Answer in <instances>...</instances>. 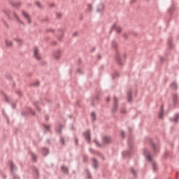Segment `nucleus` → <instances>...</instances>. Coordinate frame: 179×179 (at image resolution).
<instances>
[{"instance_id":"nucleus-1","label":"nucleus","mask_w":179,"mask_h":179,"mask_svg":"<svg viewBox=\"0 0 179 179\" xmlns=\"http://www.w3.org/2000/svg\"><path fill=\"white\" fill-rule=\"evenodd\" d=\"M3 13L8 17L9 20H13V18H15L17 23L20 26H24V23L19 18L18 15L15 13H12L9 9L3 10Z\"/></svg>"},{"instance_id":"nucleus-2","label":"nucleus","mask_w":179,"mask_h":179,"mask_svg":"<svg viewBox=\"0 0 179 179\" xmlns=\"http://www.w3.org/2000/svg\"><path fill=\"white\" fill-rule=\"evenodd\" d=\"M22 15L27 20V22L29 24H30L31 23V18H30L29 15L25 11H22Z\"/></svg>"},{"instance_id":"nucleus-3","label":"nucleus","mask_w":179,"mask_h":179,"mask_svg":"<svg viewBox=\"0 0 179 179\" xmlns=\"http://www.w3.org/2000/svg\"><path fill=\"white\" fill-rule=\"evenodd\" d=\"M34 57L38 60L41 59V55L39 54V50H38L37 48H35V49H34Z\"/></svg>"},{"instance_id":"nucleus-4","label":"nucleus","mask_w":179,"mask_h":179,"mask_svg":"<svg viewBox=\"0 0 179 179\" xmlns=\"http://www.w3.org/2000/svg\"><path fill=\"white\" fill-rule=\"evenodd\" d=\"M10 5L15 8H19L21 6L20 2H10Z\"/></svg>"},{"instance_id":"nucleus-5","label":"nucleus","mask_w":179,"mask_h":179,"mask_svg":"<svg viewBox=\"0 0 179 179\" xmlns=\"http://www.w3.org/2000/svg\"><path fill=\"white\" fill-rule=\"evenodd\" d=\"M5 43H6V45L7 47L10 48V47L13 46V42H12L11 41H9V40H8V39H6V40H5Z\"/></svg>"},{"instance_id":"nucleus-6","label":"nucleus","mask_w":179,"mask_h":179,"mask_svg":"<svg viewBox=\"0 0 179 179\" xmlns=\"http://www.w3.org/2000/svg\"><path fill=\"white\" fill-rule=\"evenodd\" d=\"M113 29H115L117 33H120L122 31V29L117 24L113 26Z\"/></svg>"},{"instance_id":"nucleus-7","label":"nucleus","mask_w":179,"mask_h":179,"mask_svg":"<svg viewBox=\"0 0 179 179\" xmlns=\"http://www.w3.org/2000/svg\"><path fill=\"white\" fill-rule=\"evenodd\" d=\"M85 138H86L87 141H90V131H87L85 132Z\"/></svg>"},{"instance_id":"nucleus-8","label":"nucleus","mask_w":179,"mask_h":179,"mask_svg":"<svg viewBox=\"0 0 179 179\" xmlns=\"http://www.w3.org/2000/svg\"><path fill=\"white\" fill-rule=\"evenodd\" d=\"M145 155L149 161H152L151 155L148 151L145 152Z\"/></svg>"},{"instance_id":"nucleus-9","label":"nucleus","mask_w":179,"mask_h":179,"mask_svg":"<svg viewBox=\"0 0 179 179\" xmlns=\"http://www.w3.org/2000/svg\"><path fill=\"white\" fill-rule=\"evenodd\" d=\"M15 41L19 44L21 45L23 43V41L21 38H15Z\"/></svg>"},{"instance_id":"nucleus-10","label":"nucleus","mask_w":179,"mask_h":179,"mask_svg":"<svg viewBox=\"0 0 179 179\" xmlns=\"http://www.w3.org/2000/svg\"><path fill=\"white\" fill-rule=\"evenodd\" d=\"M103 141L106 143H108L110 142V138L109 137H105L103 138Z\"/></svg>"},{"instance_id":"nucleus-11","label":"nucleus","mask_w":179,"mask_h":179,"mask_svg":"<svg viewBox=\"0 0 179 179\" xmlns=\"http://www.w3.org/2000/svg\"><path fill=\"white\" fill-rule=\"evenodd\" d=\"M164 116V111H163V108H162V111L159 115V118H162Z\"/></svg>"},{"instance_id":"nucleus-12","label":"nucleus","mask_w":179,"mask_h":179,"mask_svg":"<svg viewBox=\"0 0 179 179\" xmlns=\"http://www.w3.org/2000/svg\"><path fill=\"white\" fill-rule=\"evenodd\" d=\"M61 53L60 52H57V53L55 55V57L57 59H59L60 57Z\"/></svg>"},{"instance_id":"nucleus-13","label":"nucleus","mask_w":179,"mask_h":179,"mask_svg":"<svg viewBox=\"0 0 179 179\" xmlns=\"http://www.w3.org/2000/svg\"><path fill=\"white\" fill-rule=\"evenodd\" d=\"M62 171H63L64 173H67V172H68V169H67L66 167L63 166V167H62Z\"/></svg>"},{"instance_id":"nucleus-14","label":"nucleus","mask_w":179,"mask_h":179,"mask_svg":"<svg viewBox=\"0 0 179 179\" xmlns=\"http://www.w3.org/2000/svg\"><path fill=\"white\" fill-rule=\"evenodd\" d=\"M178 119H179V115H177L174 119V122H177L178 121Z\"/></svg>"},{"instance_id":"nucleus-15","label":"nucleus","mask_w":179,"mask_h":179,"mask_svg":"<svg viewBox=\"0 0 179 179\" xmlns=\"http://www.w3.org/2000/svg\"><path fill=\"white\" fill-rule=\"evenodd\" d=\"M92 9V5H88V6H87V10H88V11H91Z\"/></svg>"},{"instance_id":"nucleus-16","label":"nucleus","mask_w":179,"mask_h":179,"mask_svg":"<svg viewBox=\"0 0 179 179\" xmlns=\"http://www.w3.org/2000/svg\"><path fill=\"white\" fill-rule=\"evenodd\" d=\"M92 118L93 120H94L95 118H96V115L94 113H92Z\"/></svg>"},{"instance_id":"nucleus-17","label":"nucleus","mask_w":179,"mask_h":179,"mask_svg":"<svg viewBox=\"0 0 179 179\" xmlns=\"http://www.w3.org/2000/svg\"><path fill=\"white\" fill-rule=\"evenodd\" d=\"M93 162H94V167H96V166H97V162L96 161V159H93Z\"/></svg>"},{"instance_id":"nucleus-18","label":"nucleus","mask_w":179,"mask_h":179,"mask_svg":"<svg viewBox=\"0 0 179 179\" xmlns=\"http://www.w3.org/2000/svg\"><path fill=\"white\" fill-rule=\"evenodd\" d=\"M14 168H15V166H14L13 164L11 163V164H10V169H11V171H12L14 170Z\"/></svg>"},{"instance_id":"nucleus-19","label":"nucleus","mask_w":179,"mask_h":179,"mask_svg":"<svg viewBox=\"0 0 179 179\" xmlns=\"http://www.w3.org/2000/svg\"><path fill=\"white\" fill-rule=\"evenodd\" d=\"M36 5L38 8H41V4L39 2H36Z\"/></svg>"},{"instance_id":"nucleus-20","label":"nucleus","mask_w":179,"mask_h":179,"mask_svg":"<svg viewBox=\"0 0 179 179\" xmlns=\"http://www.w3.org/2000/svg\"><path fill=\"white\" fill-rule=\"evenodd\" d=\"M62 16V15L61 13H57V17L58 18H60Z\"/></svg>"},{"instance_id":"nucleus-21","label":"nucleus","mask_w":179,"mask_h":179,"mask_svg":"<svg viewBox=\"0 0 179 179\" xmlns=\"http://www.w3.org/2000/svg\"><path fill=\"white\" fill-rule=\"evenodd\" d=\"M128 96H129V101L130 102L131 101V94H128Z\"/></svg>"},{"instance_id":"nucleus-22","label":"nucleus","mask_w":179,"mask_h":179,"mask_svg":"<svg viewBox=\"0 0 179 179\" xmlns=\"http://www.w3.org/2000/svg\"><path fill=\"white\" fill-rule=\"evenodd\" d=\"M44 152H45V155L49 152L48 150V149H44Z\"/></svg>"},{"instance_id":"nucleus-23","label":"nucleus","mask_w":179,"mask_h":179,"mask_svg":"<svg viewBox=\"0 0 179 179\" xmlns=\"http://www.w3.org/2000/svg\"><path fill=\"white\" fill-rule=\"evenodd\" d=\"M94 142L96 143V145L98 146V145H99V143H98L97 141L95 140Z\"/></svg>"},{"instance_id":"nucleus-24","label":"nucleus","mask_w":179,"mask_h":179,"mask_svg":"<svg viewBox=\"0 0 179 179\" xmlns=\"http://www.w3.org/2000/svg\"><path fill=\"white\" fill-rule=\"evenodd\" d=\"M47 129H49V126H45Z\"/></svg>"},{"instance_id":"nucleus-25","label":"nucleus","mask_w":179,"mask_h":179,"mask_svg":"<svg viewBox=\"0 0 179 179\" xmlns=\"http://www.w3.org/2000/svg\"><path fill=\"white\" fill-rule=\"evenodd\" d=\"M152 146H153V148L155 150L156 149V147L154 144H152Z\"/></svg>"},{"instance_id":"nucleus-26","label":"nucleus","mask_w":179,"mask_h":179,"mask_svg":"<svg viewBox=\"0 0 179 179\" xmlns=\"http://www.w3.org/2000/svg\"><path fill=\"white\" fill-rule=\"evenodd\" d=\"M116 110V107L113 109V111L115 112Z\"/></svg>"},{"instance_id":"nucleus-27","label":"nucleus","mask_w":179,"mask_h":179,"mask_svg":"<svg viewBox=\"0 0 179 179\" xmlns=\"http://www.w3.org/2000/svg\"><path fill=\"white\" fill-rule=\"evenodd\" d=\"M173 86L175 87V88H177V85L176 84L173 85Z\"/></svg>"},{"instance_id":"nucleus-28","label":"nucleus","mask_w":179,"mask_h":179,"mask_svg":"<svg viewBox=\"0 0 179 179\" xmlns=\"http://www.w3.org/2000/svg\"><path fill=\"white\" fill-rule=\"evenodd\" d=\"M132 172L134 174H135V171L134 170H132Z\"/></svg>"},{"instance_id":"nucleus-29","label":"nucleus","mask_w":179,"mask_h":179,"mask_svg":"<svg viewBox=\"0 0 179 179\" xmlns=\"http://www.w3.org/2000/svg\"><path fill=\"white\" fill-rule=\"evenodd\" d=\"M116 101H117V99H116V98H115V101L116 102Z\"/></svg>"},{"instance_id":"nucleus-30","label":"nucleus","mask_w":179,"mask_h":179,"mask_svg":"<svg viewBox=\"0 0 179 179\" xmlns=\"http://www.w3.org/2000/svg\"><path fill=\"white\" fill-rule=\"evenodd\" d=\"M122 136H123V135H124V132H122Z\"/></svg>"},{"instance_id":"nucleus-31","label":"nucleus","mask_w":179,"mask_h":179,"mask_svg":"<svg viewBox=\"0 0 179 179\" xmlns=\"http://www.w3.org/2000/svg\"><path fill=\"white\" fill-rule=\"evenodd\" d=\"M123 155H124V156H125V154H124V153H123Z\"/></svg>"}]
</instances>
